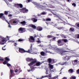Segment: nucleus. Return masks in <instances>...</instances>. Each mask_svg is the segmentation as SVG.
I'll return each instance as SVG.
<instances>
[{
  "label": "nucleus",
  "mask_w": 79,
  "mask_h": 79,
  "mask_svg": "<svg viewBox=\"0 0 79 79\" xmlns=\"http://www.w3.org/2000/svg\"><path fill=\"white\" fill-rule=\"evenodd\" d=\"M10 37H11L10 36H7L6 38H4L0 36V44L4 45L6 42V41H8V39L9 40L8 42V43L15 42V40H10Z\"/></svg>",
  "instance_id": "obj_1"
},
{
  "label": "nucleus",
  "mask_w": 79,
  "mask_h": 79,
  "mask_svg": "<svg viewBox=\"0 0 79 79\" xmlns=\"http://www.w3.org/2000/svg\"><path fill=\"white\" fill-rule=\"evenodd\" d=\"M52 49L55 52H57V53L59 54H60L61 55H64L66 54L65 53L68 52L67 51H61L59 50V49L56 48H52Z\"/></svg>",
  "instance_id": "obj_2"
},
{
  "label": "nucleus",
  "mask_w": 79,
  "mask_h": 79,
  "mask_svg": "<svg viewBox=\"0 0 79 79\" xmlns=\"http://www.w3.org/2000/svg\"><path fill=\"white\" fill-rule=\"evenodd\" d=\"M26 60L27 61H31L32 62L30 64H28L29 66H31L32 65H34V64H35L37 61V60L35 59H31L29 58L26 59Z\"/></svg>",
  "instance_id": "obj_3"
},
{
  "label": "nucleus",
  "mask_w": 79,
  "mask_h": 79,
  "mask_svg": "<svg viewBox=\"0 0 79 79\" xmlns=\"http://www.w3.org/2000/svg\"><path fill=\"white\" fill-rule=\"evenodd\" d=\"M4 14L3 13H1L0 14V18H1V19H2V20H5L7 22V23H8V27L10 28H11V25L10 24V23L8 22V21L6 19H5V16L4 15Z\"/></svg>",
  "instance_id": "obj_4"
},
{
  "label": "nucleus",
  "mask_w": 79,
  "mask_h": 79,
  "mask_svg": "<svg viewBox=\"0 0 79 79\" xmlns=\"http://www.w3.org/2000/svg\"><path fill=\"white\" fill-rule=\"evenodd\" d=\"M58 76H57L56 77H54L52 78V75L50 74L49 75H48L45 77H43L41 78H40V79H42V78H43V77H48L49 78V79H56V78H58Z\"/></svg>",
  "instance_id": "obj_5"
},
{
  "label": "nucleus",
  "mask_w": 79,
  "mask_h": 79,
  "mask_svg": "<svg viewBox=\"0 0 79 79\" xmlns=\"http://www.w3.org/2000/svg\"><path fill=\"white\" fill-rule=\"evenodd\" d=\"M72 56H67L65 57H63V59L64 60H65V61H68V60H69V59H70V58H71V57H72Z\"/></svg>",
  "instance_id": "obj_6"
},
{
  "label": "nucleus",
  "mask_w": 79,
  "mask_h": 79,
  "mask_svg": "<svg viewBox=\"0 0 79 79\" xmlns=\"http://www.w3.org/2000/svg\"><path fill=\"white\" fill-rule=\"evenodd\" d=\"M19 32L20 33H23V32H26V30L25 28L21 27L19 29Z\"/></svg>",
  "instance_id": "obj_7"
},
{
  "label": "nucleus",
  "mask_w": 79,
  "mask_h": 79,
  "mask_svg": "<svg viewBox=\"0 0 79 79\" xmlns=\"http://www.w3.org/2000/svg\"><path fill=\"white\" fill-rule=\"evenodd\" d=\"M18 50L19 52L21 53H23L26 52V51H25L24 49L22 48H19Z\"/></svg>",
  "instance_id": "obj_8"
},
{
  "label": "nucleus",
  "mask_w": 79,
  "mask_h": 79,
  "mask_svg": "<svg viewBox=\"0 0 79 79\" xmlns=\"http://www.w3.org/2000/svg\"><path fill=\"white\" fill-rule=\"evenodd\" d=\"M62 41H63L62 40H59L58 41V44L59 46H62V45H63V44L62 43Z\"/></svg>",
  "instance_id": "obj_9"
},
{
  "label": "nucleus",
  "mask_w": 79,
  "mask_h": 79,
  "mask_svg": "<svg viewBox=\"0 0 79 79\" xmlns=\"http://www.w3.org/2000/svg\"><path fill=\"white\" fill-rule=\"evenodd\" d=\"M5 59H6V60L3 62V64H6V63H8L7 61H10V58H9L6 57Z\"/></svg>",
  "instance_id": "obj_10"
},
{
  "label": "nucleus",
  "mask_w": 79,
  "mask_h": 79,
  "mask_svg": "<svg viewBox=\"0 0 79 79\" xmlns=\"http://www.w3.org/2000/svg\"><path fill=\"white\" fill-rule=\"evenodd\" d=\"M21 11H22L23 13H27L28 11V10L26 9V8H23L21 10Z\"/></svg>",
  "instance_id": "obj_11"
},
{
  "label": "nucleus",
  "mask_w": 79,
  "mask_h": 79,
  "mask_svg": "<svg viewBox=\"0 0 79 79\" xmlns=\"http://www.w3.org/2000/svg\"><path fill=\"white\" fill-rule=\"evenodd\" d=\"M29 40L31 42H34V38L32 36H30Z\"/></svg>",
  "instance_id": "obj_12"
},
{
  "label": "nucleus",
  "mask_w": 79,
  "mask_h": 79,
  "mask_svg": "<svg viewBox=\"0 0 79 79\" xmlns=\"http://www.w3.org/2000/svg\"><path fill=\"white\" fill-rule=\"evenodd\" d=\"M15 6H16V7H17V8H18L19 6L21 8H23V5H22L21 4H16L15 5Z\"/></svg>",
  "instance_id": "obj_13"
},
{
  "label": "nucleus",
  "mask_w": 79,
  "mask_h": 79,
  "mask_svg": "<svg viewBox=\"0 0 79 79\" xmlns=\"http://www.w3.org/2000/svg\"><path fill=\"white\" fill-rule=\"evenodd\" d=\"M36 6L37 8H38V9H39L40 10H43L44 9V7L43 6H42L40 5H37ZM42 8H43V9H42Z\"/></svg>",
  "instance_id": "obj_14"
},
{
  "label": "nucleus",
  "mask_w": 79,
  "mask_h": 79,
  "mask_svg": "<svg viewBox=\"0 0 79 79\" xmlns=\"http://www.w3.org/2000/svg\"><path fill=\"white\" fill-rule=\"evenodd\" d=\"M10 72L11 73V75L10 76V79H11V77L13 76V73H14V70H10Z\"/></svg>",
  "instance_id": "obj_15"
},
{
  "label": "nucleus",
  "mask_w": 79,
  "mask_h": 79,
  "mask_svg": "<svg viewBox=\"0 0 79 79\" xmlns=\"http://www.w3.org/2000/svg\"><path fill=\"white\" fill-rule=\"evenodd\" d=\"M34 66H39L40 64V62H38L35 63V64H34Z\"/></svg>",
  "instance_id": "obj_16"
},
{
  "label": "nucleus",
  "mask_w": 79,
  "mask_h": 79,
  "mask_svg": "<svg viewBox=\"0 0 79 79\" xmlns=\"http://www.w3.org/2000/svg\"><path fill=\"white\" fill-rule=\"evenodd\" d=\"M32 52V50L31 48L30 49H29L28 51H26V53H32V54H34V53H33Z\"/></svg>",
  "instance_id": "obj_17"
},
{
  "label": "nucleus",
  "mask_w": 79,
  "mask_h": 79,
  "mask_svg": "<svg viewBox=\"0 0 79 79\" xmlns=\"http://www.w3.org/2000/svg\"><path fill=\"white\" fill-rule=\"evenodd\" d=\"M59 64H60L61 65H64V64L65 65H66V66L67 65H68V62H65L63 63H59Z\"/></svg>",
  "instance_id": "obj_18"
},
{
  "label": "nucleus",
  "mask_w": 79,
  "mask_h": 79,
  "mask_svg": "<svg viewBox=\"0 0 79 79\" xmlns=\"http://www.w3.org/2000/svg\"><path fill=\"white\" fill-rule=\"evenodd\" d=\"M49 69H50V71H51V69H53V66L50 64H49Z\"/></svg>",
  "instance_id": "obj_19"
},
{
  "label": "nucleus",
  "mask_w": 79,
  "mask_h": 79,
  "mask_svg": "<svg viewBox=\"0 0 79 79\" xmlns=\"http://www.w3.org/2000/svg\"><path fill=\"white\" fill-rule=\"evenodd\" d=\"M37 30L39 31H41L42 30V28L40 27H37Z\"/></svg>",
  "instance_id": "obj_20"
},
{
  "label": "nucleus",
  "mask_w": 79,
  "mask_h": 79,
  "mask_svg": "<svg viewBox=\"0 0 79 79\" xmlns=\"http://www.w3.org/2000/svg\"><path fill=\"white\" fill-rule=\"evenodd\" d=\"M13 23L12 25H16V23H18V20H13Z\"/></svg>",
  "instance_id": "obj_21"
},
{
  "label": "nucleus",
  "mask_w": 79,
  "mask_h": 79,
  "mask_svg": "<svg viewBox=\"0 0 79 79\" xmlns=\"http://www.w3.org/2000/svg\"><path fill=\"white\" fill-rule=\"evenodd\" d=\"M31 20H32L34 23H36V22L37 21V19L35 18H32L31 19Z\"/></svg>",
  "instance_id": "obj_22"
},
{
  "label": "nucleus",
  "mask_w": 79,
  "mask_h": 79,
  "mask_svg": "<svg viewBox=\"0 0 79 79\" xmlns=\"http://www.w3.org/2000/svg\"><path fill=\"white\" fill-rule=\"evenodd\" d=\"M29 26L30 27H32V28H33L34 29H36V26H35L34 25H33V24L30 25Z\"/></svg>",
  "instance_id": "obj_23"
},
{
  "label": "nucleus",
  "mask_w": 79,
  "mask_h": 79,
  "mask_svg": "<svg viewBox=\"0 0 79 79\" xmlns=\"http://www.w3.org/2000/svg\"><path fill=\"white\" fill-rule=\"evenodd\" d=\"M47 14V13L46 12H42V13H41L40 15H38V17H40V15H46Z\"/></svg>",
  "instance_id": "obj_24"
},
{
  "label": "nucleus",
  "mask_w": 79,
  "mask_h": 79,
  "mask_svg": "<svg viewBox=\"0 0 79 79\" xmlns=\"http://www.w3.org/2000/svg\"><path fill=\"white\" fill-rule=\"evenodd\" d=\"M21 23L23 24V26H24L26 24V22L25 21H24L23 22H21Z\"/></svg>",
  "instance_id": "obj_25"
},
{
  "label": "nucleus",
  "mask_w": 79,
  "mask_h": 79,
  "mask_svg": "<svg viewBox=\"0 0 79 79\" xmlns=\"http://www.w3.org/2000/svg\"><path fill=\"white\" fill-rule=\"evenodd\" d=\"M50 73V71L48 70H46V72L45 73L46 74H49Z\"/></svg>",
  "instance_id": "obj_26"
},
{
  "label": "nucleus",
  "mask_w": 79,
  "mask_h": 79,
  "mask_svg": "<svg viewBox=\"0 0 79 79\" xmlns=\"http://www.w3.org/2000/svg\"><path fill=\"white\" fill-rule=\"evenodd\" d=\"M62 41H64V42L65 43H66V42H68V40L67 39H62Z\"/></svg>",
  "instance_id": "obj_27"
},
{
  "label": "nucleus",
  "mask_w": 79,
  "mask_h": 79,
  "mask_svg": "<svg viewBox=\"0 0 79 79\" xmlns=\"http://www.w3.org/2000/svg\"><path fill=\"white\" fill-rule=\"evenodd\" d=\"M57 28L58 29H59V30H61V29H64V27H57Z\"/></svg>",
  "instance_id": "obj_28"
},
{
  "label": "nucleus",
  "mask_w": 79,
  "mask_h": 79,
  "mask_svg": "<svg viewBox=\"0 0 79 79\" xmlns=\"http://www.w3.org/2000/svg\"><path fill=\"white\" fill-rule=\"evenodd\" d=\"M15 73H16V74H18V70L17 69H15Z\"/></svg>",
  "instance_id": "obj_29"
},
{
  "label": "nucleus",
  "mask_w": 79,
  "mask_h": 79,
  "mask_svg": "<svg viewBox=\"0 0 79 79\" xmlns=\"http://www.w3.org/2000/svg\"><path fill=\"white\" fill-rule=\"evenodd\" d=\"M73 72V70L72 69H70L69 70V73H72Z\"/></svg>",
  "instance_id": "obj_30"
},
{
  "label": "nucleus",
  "mask_w": 79,
  "mask_h": 79,
  "mask_svg": "<svg viewBox=\"0 0 79 79\" xmlns=\"http://www.w3.org/2000/svg\"><path fill=\"white\" fill-rule=\"evenodd\" d=\"M76 77L74 76H71V78H70V79H76Z\"/></svg>",
  "instance_id": "obj_31"
},
{
  "label": "nucleus",
  "mask_w": 79,
  "mask_h": 79,
  "mask_svg": "<svg viewBox=\"0 0 79 79\" xmlns=\"http://www.w3.org/2000/svg\"><path fill=\"white\" fill-rule=\"evenodd\" d=\"M52 59L49 58L48 59V62L49 63H50L51 62H52Z\"/></svg>",
  "instance_id": "obj_32"
},
{
  "label": "nucleus",
  "mask_w": 79,
  "mask_h": 79,
  "mask_svg": "<svg viewBox=\"0 0 79 79\" xmlns=\"http://www.w3.org/2000/svg\"><path fill=\"white\" fill-rule=\"evenodd\" d=\"M44 51L45 52H46V53H51V52H50V51H49L47 50V49H45L44 50Z\"/></svg>",
  "instance_id": "obj_33"
},
{
  "label": "nucleus",
  "mask_w": 79,
  "mask_h": 79,
  "mask_svg": "<svg viewBox=\"0 0 79 79\" xmlns=\"http://www.w3.org/2000/svg\"><path fill=\"white\" fill-rule=\"evenodd\" d=\"M41 55H42L43 56H44V55H45V52H41Z\"/></svg>",
  "instance_id": "obj_34"
},
{
  "label": "nucleus",
  "mask_w": 79,
  "mask_h": 79,
  "mask_svg": "<svg viewBox=\"0 0 79 79\" xmlns=\"http://www.w3.org/2000/svg\"><path fill=\"white\" fill-rule=\"evenodd\" d=\"M31 70L32 71H34V70H35V68H34V67L32 68L31 67Z\"/></svg>",
  "instance_id": "obj_35"
},
{
  "label": "nucleus",
  "mask_w": 79,
  "mask_h": 79,
  "mask_svg": "<svg viewBox=\"0 0 79 79\" xmlns=\"http://www.w3.org/2000/svg\"><path fill=\"white\" fill-rule=\"evenodd\" d=\"M53 37V36L51 35H48L47 36V38H48V39H50V38H52Z\"/></svg>",
  "instance_id": "obj_36"
},
{
  "label": "nucleus",
  "mask_w": 79,
  "mask_h": 79,
  "mask_svg": "<svg viewBox=\"0 0 79 79\" xmlns=\"http://www.w3.org/2000/svg\"><path fill=\"white\" fill-rule=\"evenodd\" d=\"M19 42H22L24 41V40L23 39H19L18 40Z\"/></svg>",
  "instance_id": "obj_37"
},
{
  "label": "nucleus",
  "mask_w": 79,
  "mask_h": 79,
  "mask_svg": "<svg viewBox=\"0 0 79 79\" xmlns=\"http://www.w3.org/2000/svg\"><path fill=\"white\" fill-rule=\"evenodd\" d=\"M52 72H54V73H55L56 72V69H54L52 70Z\"/></svg>",
  "instance_id": "obj_38"
},
{
  "label": "nucleus",
  "mask_w": 79,
  "mask_h": 79,
  "mask_svg": "<svg viewBox=\"0 0 79 79\" xmlns=\"http://www.w3.org/2000/svg\"><path fill=\"white\" fill-rule=\"evenodd\" d=\"M62 37H64V39H66V36L63 35H61Z\"/></svg>",
  "instance_id": "obj_39"
},
{
  "label": "nucleus",
  "mask_w": 79,
  "mask_h": 79,
  "mask_svg": "<svg viewBox=\"0 0 79 79\" xmlns=\"http://www.w3.org/2000/svg\"><path fill=\"white\" fill-rule=\"evenodd\" d=\"M74 28L72 27V28H70V31H74Z\"/></svg>",
  "instance_id": "obj_40"
},
{
  "label": "nucleus",
  "mask_w": 79,
  "mask_h": 79,
  "mask_svg": "<svg viewBox=\"0 0 79 79\" xmlns=\"http://www.w3.org/2000/svg\"><path fill=\"white\" fill-rule=\"evenodd\" d=\"M46 21H51V19H50V18H48L46 19Z\"/></svg>",
  "instance_id": "obj_41"
},
{
  "label": "nucleus",
  "mask_w": 79,
  "mask_h": 79,
  "mask_svg": "<svg viewBox=\"0 0 79 79\" xmlns=\"http://www.w3.org/2000/svg\"><path fill=\"white\" fill-rule=\"evenodd\" d=\"M53 15H54V16H57V17H58V18H59V19H60L58 16V15H56L55 14L53 13Z\"/></svg>",
  "instance_id": "obj_42"
},
{
  "label": "nucleus",
  "mask_w": 79,
  "mask_h": 79,
  "mask_svg": "<svg viewBox=\"0 0 79 79\" xmlns=\"http://www.w3.org/2000/svg\"><path fill=\"white\" fill-rule=\"evenodd\" d=\"M7 65L8 67H9V66H11V64H9V63H7Z\"/></svg>",
  "instance_id": "obj_43"
},
{
  "label": "nucleus",
  "mask_w": 79,
  "mask_h": 79,
  "mask_svg": "<svg viewBox=\"0 0 79 79\" xmlns=\"http://www.w3.org/2000/svg\"><path fill=\"white\" fill-rule=\"evenodd\" d=\"M51 62H52V63H55V60L52 59Z\"/></svg>",
  "instance_id": "obj_44"
},
{
  "label": "nucleus",
  "mask_w": 79,
  "mask_h": 79,
  "mask_svg": "<svg viewBox=\"0 0 79 79\" xmlns=\"http://www.w3.org/2000/svg\"><path fill=\"white\" fill-rule=\"evenodd\" d=\"M38 43H41V41H40V40H37L36 41Z\"/></svg>",
  "instance_id": "obj_45"
},
{
  "label": "nucleus",
  "mask_w": 79,
  "mask_h": 79,
  "mask_svg": "<svg viewBox=\"0 0 79 79\" xmlns=\"http://www.w3.org/2000/svg\"><path fill=\"white\" fill-rule=\"evenodd\" d=\"M17 45H18V44H17V43H14V46H15L16 47V46H17Z\"/></svg>",
  "instance_id": "obj_46"
},
{
  "label": "nucleus",
  "mask_w": 79,
  "mask_h": 79,
  "mask_svg": "<svg viewBox=\"0 0 79 79\" xmlns=\"http://www.w3.org/2000/svg\"><path fill=\"white\" fill-rule=\"evenodd\" d=\"M72 5L73 6H76V4H75V3H73V4H72Z\"/></svg>",
  "instance_id": "obj_47"
},
{
  "label": "nucleus",
  "mask_w": 79,
  "mask_h": 79,
  "mask_svg": "<svg viewBox=\"0 0 79 79\" xmlns=\"http://www.w3.org/2000/svg\"><path fill=\"white\" fill-rule=\"evenodd\" d=\"M74 62L75 63H77L78 62L77 61V60H74Z\"/></svg>",
  "instance_id": "obj_48"
},
{
  "label": "nucleus",
  "mask_w": 79,
  "mask_h": 79,
  "mask_svg": "<svg viewBox=\"0 0 79 79\" xmlns=\"http://www.w3.org/2000/svg\"><path fill=\"white\" fill-rule=\"evenodd\" d=\"M5 15H8V12L6 11H5Z\"/></svg>",
  "instance_id": "obj_49"
},
{
  "label": "nucleus",
  "mask_w": 79,
  "mask_h": 79,
  "mask_svg": "<svg viewBox=\"0 0 79 79\" xmlns=\"http://www.w3.org/2000/svg\"><path fill=\"white\" fill-rule=\"evenodd\" d=\"M2 49L3 50H6V48H5V47H3L2 48Z\"/></svg>",
  "instance_id": "obj_50"
},
{
  "label": "nucleus",
  "mask_w": 79,
  "mask_h": 79,
  "mask_svg": "<svg viewBox=\"0 0 79 79\" xmlns=\"http://www.w3.org/2000/svg\"><path fill=\"white\" fill-rule=\"evenodd\" d=\"M32 71V70H31V69H28L27 70L28 72H30V71Z\"/></svg>",
  "instance_id": "obj_51"
},
{
  "label": "nucleus",
  "mask_w": 79,
  "mask_h": 79,
  "mask_svg": "<svg viewBox=\"0 0 79 79\" xmlns=\"http://www.w3.org/2000/svg\"><path fill=\"white\" fill-rule=\"evenodd\" d=\"M4 60L3 59L0 58V61H3Z\"/></svg>",
  "instance_id": "obj_52"
},
{
  "label": "nucleus",
  "mask_w": 79,
  "mask_h": 79,
  "mask_svg": "<svg viewBox=\"0 0 79 79\" xmlns=\"http://www.w3.org/2000/svg\"><path fill=\"white\" fill-rule=\"evenodd\" d=\"M53 40H55V39H56V38H55V37H54V38H53Z\"/></svg>",
  "instance_id": "obj_53"
},
{
  "label": "nucleus",
  "mask_w": 79,
  "mask_h": 79,
  "mask_svg": "<svg viewBox=\"0 0 79 79\" xmlns=\"http://www.w3.org/2000/svg\"><path fill=\"white\" fill-rule=\"evenodd\" d=\"M77 38H79V35H77Z\"/></svg>",
  "instance_id": "obj_54"
},
{
  "label": "nucleus",
  "mask_w": 79,
  "mask_h": 79,
  "mask_svg": "<svg viewBox=\"0 0 79 79\" xmlns=\"http://www.w3.org/2000/svg\"><path fill=\"white\" fill-rule=\"evenodd\" d=\"M28 3H29V2H31V0H28Z\"/></svg>",
  "instance_id": "obj_55"
},
{
  "label": "nucleus",
  "mask_w": 79,
  "mask_h": 79,
  "mask_svg": "<svg viewBox=\"0 0 79 79\" xmlns=\"http://www.w3.org/2000/svg\"><path fill=\"white\" fill-rule=\"evenodd\" d=\"M62 79H67V78L66 77H64Z\"/></svg>",
  "instance_id": "obj_56"
},
{
  "label": "nucleus",
  "mask_w": 79,
  "mask_h": 79,
  "mask_svg": "<svg viewBox=\"0 0 79 79\" xmlns=\"http://www.w3.org/2000/svg\"><path fill=\"white\" fill-rule=\"evenodd\" d=\"M12 16V15L11 14L9 15V16Z\"/></svg>",
  "instance_id": "obj_57"
},
{
  "label": "nucleus",
  "mask_w": 79,
  "mask_h": 79,
  "mask_svg": "<svg viewBox=\"0 0 79 79\" xmlns=\"http://www.w3.org/2000/svg\"><path fill=\"white\" fill-rule=\"evenodd\" d=\"M77 72L78 73H79V69L77 70Z\"/></svg>",
  "instance_id": "obj_58"
},
{
  "label": "nucleus",
  "mask_w": 79,
  "mask_h": 79,
  "mask_svg": "<svg viewBox=\"0 0 79 79\" xmlns=\"http://www.w3.org/2000/svg\"><path fill=\"white\" fill-rule=\"evenodd\" d=\"M77 27H79V23L78 24H77Z\"/></svg>",
  "instance_id": "obj_59"
},
{
  "label": "nucleus",
  "mask_w": 79,
  "mask_h": 79,
  "mask_svg": "<svg viewBox=\"0 0 79 79\" xmlns=\"http://www.w3.org/2000/svg\"><path fill=\"white\" fill-rule=\"evenodd\" d=\"M65 50H69V49H68V48H66L65 49Z\"/></svg>",
  "instance_id": "obj_60"
},
{
  "label": "nucleus",
  "mask_w": 79,
  "mask_h": 79,
  "mask_svg": "<svg viewBox=\"0 0 79 79\" xmlns=\"http://www.w3.org/2000/svg\"><path fill=\"white\" fill-rule=\"evenodd\" d=\"M52 25H53V26H56V25L55 24H52Z\"/></svg>",
  "instance_id": "obj_61"
},
{
  "label": "nucleus",
  "mask_w": 79,
  "mask_h": 79,
  "mask_svg": "<svg viewBox=\"0 0 79 79\" xmlns=\"http://www.w3.org/2000/svg\"><path fill=\"white\" fill-rule=\"evenodd\" d=\"M39 47H42V46L41 45H40L39 46Z\"/></svg>",
  "instance_id": "obj_62"
},
{
  "label": "nucleus",
  "mask_w": 79,
  "mask_h": 79,
  "mask_svg": "<svg viewBox=\"0 0 79 79\" xmlns=\"http://www.w3.org/2000/svg\"><path fill=\"white\" fill-rule=\"evenodd\" d=\"M43 21H45V19H43Z\"/></svg>",
  "instance_id": "obj_63"
},
{
  "label": "nucleus",
  "mask_w": 79,
  "mask_h": 79,
  "mask_svg": "<svg viewBox=\"0 0 79 79\" xmlns=\"http://www.w3.org/2000/svg\"><path fill=\"white\" fill-rule=\"evenodd\" d=\"M56 35H58V36L59 35V34H57Z\"/></svg>",
  "instance_id": "obj_64"
}]
</instances>
